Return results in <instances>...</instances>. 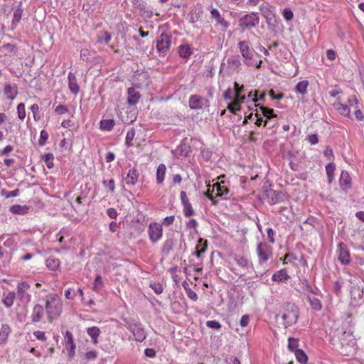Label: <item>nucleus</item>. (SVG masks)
<instances>
[{"mask_svg":"<svg viewBox=\"0 0 364 364\" xmlns=\"http://www.w3.org/2000/svg\"><path fill=\"white\" fill-rule=\"evenodd\" d=\"M45 309L50 323L58 318L62 312L63 303L60 296L50 294L46 297Z\"/></svg>","mask_w":364,"mask_h":364,"instance_id":"obj_1","label":"nucleus"},{"mask_svg":"<svg viewBox=\"0 0 364 364\" xmlns=\"http://www.w3.org/2000/svg\"><path fill=\"white\" fill-rule=\"evenodd\" d=\"M279 314L283 320L284 328H287L296 323L299 310L294 304L289 302L282 306Z\"/></svg>","mask_w":364,"mask_h":364,"instance_id":"obj_2","label":"nucleus"},{"mask_svg":"<svg viewBox=\"0 0 364 364\" xmlns=\"http://www.w3.org/2000/svg\"><path fill=\"white\" fill-rule=\"evenodd\" d=\"M241 55L244 58V63L247 66H253L252 60L255 51L250 46V43L247 41H241L237 43Z\"/></svg>","mask_w":364,"mask_h":364,"instance_id":"obj_3","label":"nucleus"},{"mask_svg":"<svg viewBox=\"0 0 364 364\" xmlns=\"http://www.w3.org/2000/svg\"><path fill=\"white\" fill-rule=\"evenodd\" d=\"M259 23V17L257 13L252 12L244 15L239 19V26L242 31L250 30Z\"/></svg>","mask_w":364,"mask_h":364,"instance_id":"obj_4","label":"nucleus"},{"mask_svg":"<svg viewBox=\"0 0 364 364\" xmlns=\"http://www.w3.org/2000/svg\"><path fill=\"white\" fill-rule=\"evenodd\" d=\"M228 193H229L228 188L226 186H225L224 181H221L220 183H216L213 184V188L211 191L210 189L208 190V197L209 199L213 200V203L214 204H215V201L213 200L214 198L223 197L224 198H227L226 196L228 194Z\"/></svg>","mask_w":364,"mask_h":364,"instance_id":"obj_5","label":"nucleus"},{"mask_svg":"<svg viewBox=\"0 0 364 364\" xmlns=\"http://www.w3.org/2000/svg\"><path fill=\"white\" fill-rule=\"evenodd\" d=\"M259 264H263L272 257V247L267 242H259L257 246Z\"/></svg>","mask_w":364,"mask_h":364,"instance_id":"obj_6","label":"nucleus"},{"mask_svg":"<svg viewBox=\"0 0 364 364\" xmlns=\"http://www.w3.org/2000/svg\"><path fill=\"white\" fill-rule=\"evenodd\" d=\"M30 285L26 282L18 283L17 286V293L16 297L23 304H28L31 301V294L28 292Z\"/></svg>","mask_w":364,"mask_h":364,"instance_id":"obj_7","label":"nucleus"},{"mask_svg":"<svg viewBox=\"0 0 364 364\" xmlns=\"http://www.w3.org/2000/svg\"><path fill=\"white\" fill-rule=\"evenodd\" d=\"M171 43V37L166 33H161L156 40L157 51L163 55H166L170 49Z\"/></svg>","mask_w":364,"mask_h":364,"instance_id":"obj_8","label":"nucleus"},{"mask_svg":"<svg viewBox=\"0 0 364 364\" xmlns=\"http://www.w3.org/2000/svg\"><path fill=\"white\" fill-rule=\"evenodd\" d=\"M148 234L150 240L155 243L159 240L163 234L162 225L157 223H151L149 225Z\"/></svg>","mask_w":364,"mask_h":364,"instance_id":"obj_9","label":"nucleus"},{"mask_svg":"<svg viewBox=\"0 0 364 364\" xmlns=\"http://www.w3.org/2000/svg\"><path fill=\"white\" fill-rule=\"evenodd\" d=\"M127 328L133 333L136 341L142 342L145 340L146 333L140 323H130Z\"/></svg>","mask_w":364,"mask_h":364,"instance_id":"obj_10","label":"nucleus"},{"mask_svg":"<svg viewBox=\"0 0 364 364\" xmlns=\"http://www.w3.org/2000/svg\"><path fill=\"white\" fill-rule=\"evenodd\" d=\"M189 107L192 109H200L208 106V99L197 95H191L189 98Z\"/></svg>","mask_w":364,"mask_h":364,"instance_id":"obj_11","label":"nucleus"},{"mask_svg":"<svg viewBox=\"0 0 364 364\" xmlns=\"http://www.w3.org/2000/svg\"><path fill=\"white\" fill-rule=\"evenodd\" d=\"M210 15L212 19L215 21V25L222 28L223 31H225L230 26V23L225 19L217 9L213 8L210 10Z\"/></svg>","mask_w":364,"mask_h":364,"instance_id":"obj_12","label":"nucleus"},{"mask_svg":"<svg viewBox=\"0 0 364 364\" xmlns=\"http://www.w3.org/2000/svg\"><path fill=\"white\" fill-rule=\"evenodd\" d=\"M338 259L343 264H348L350 262V253L347 245L343 242H340L338 245Z\"/></svg>","mask_w":364,"mask_h":364,"instance_id":"obj_13","label":"nucleus"},{"mask_svg":"<svg viewBox=\"0 0 364 364\" xmlns=\"http://www.w3.org/2000/svg\"><path fill=\"white\" fill-rule=\"evenodd\" d=\"M264 196L269 204L274 205L282 200L283 193L270 188L265 191Z\"/></svg>","mask_w":364,"mask_h":364,"instance_id":"obj_14","label":"nucleus"},{"mask_svg":"<svg viewBox=\"0 0 364 364\" xmlns=\"http://www.w3.org/2000/svg\"><path fill=\"white\" fill-rule=\"evenodd\" d=\"M340 186L342 190L346 191L351 186V178L348 173L346 171H343L341 173L339 178Z\"/></svg>","mask_w":364,"mask_h":364,"instance_id":"obj_15","label":"nucleus"},{"mask_svg":"<svg viewBox=\"0 0 364 364\" xmlns=\"http://www.w3.org/2000/svg\"><path fill=\"white\" fill-rule=\"evenodd\" d=\"M44 314V309L40 304H36L32 310V313L31 315V318L32 322L37 323L39 322L43 318Z\"/></svg>","mask_w":364,"mask_h":364,"instance_id":"obj_16","label":"nucleus"},{"mask_svg":"<svg viewBox=\"0 0 364 364\" xmlns=\"http://www.w3.org/2000/svg\"><path fill=\"white\" fill-rule=\"evenodd\" d=\"M4 92L9 100H14L18 95V88L15 84L6 83L4 85Z\"/></svg>","mask_w":364,"mask_h":364,"instance_id":"obj_17","label":"nucleus"},{"mask_svg":"<svg viewBox=\"0 0 364 364\" xmlns=\"http://www.w3.org/2000/svg\"><path fill=\"white\" fill-rule=\"evenodd\" d=\"M208 247V241L203 238H200L196 247V251L193 253L197 257H200L202 254L206 252Z\"/></svg>","mask_w":364,"mask_h":364,"instance_id":"obj_18","label":"nucleus"},{"mask_svg":"<svg viewBox=\"0 0 364 364\" xmlns=\"http://www.w3.org/2000/svg\"><path fill=\"white\" fill-rule=\"evenodd\" d=\"M127 94V102L130 105H134L136 104L141 97L140 93L138 91H136V89L134 87L129 88Z\"/></svg>","mask_w":364,"mask_h":364,"instance_id":"obj_19","label":"nucleus"},{"mask_svg":"<svg viewBox=\"0 0 364 364\" xmlns=\"http://www.w3.org/2000/svg\"><path fill=\"white\" fill-rule=\"evenodd\" d=\"M139 173L136 168L130 169L125 178V181L127 185L134 186L137 181L139 178Z\"/></svg>","mask_w":364,"mask_h":364,"instance_id":"obj_20","label":"nucleus"},{"mask_svg":"<svg viewBox=\"0 0 364 364\" xmlns=\"http://www.w3.org/2000/svg\"><path fill=\"white\" fill-rule=\"evenodd\" d=\"M68 78L69 89L73 94H77L80 88L77 82L75 75L72 73H69Z\"/></svg>","mask_w":364,"mask_h":364,"instance_id":"obj_21","label":"nucleus"},{"mask_svg":"<svg viewBox=\"0 0 364 364\" xmlns=\"http://www.w3.org/2000/svg\"><path fill=\"white\" fill-rule=\"evenodd\" d=\"M227 64L230 69L235 70L241 65L240 58L239 55H232L227 60Z\"/></svg>","mask_w":364,"mask_h":364,"instance_id":"obj_22","label":"nucleus"},{"mask_svg":"<svg viewBox=\"0 0 364 364\" xmlns=\"http://www.w3.org/2000/svg\"><path fill=\"white\" fill-rule=\"evenodd\" d=\"M23 14V9L21 8V4L14 11L13 20L11 22L12 29L15 28L16 25L20 22Z\"/></svg>","mask_w":364,"mask_h":364,"instance_id":"obj_23","label":"nucleus"},{"mask_svg":"<svg viewBox=\"0 0 364 364\" xmlns=\"http://www.w3.org/2000/svg\"><path fill=\"white\" fill-rule=\"evenodd\" d=\"M16 298V293L14 291H9L7 294H4L2 303L6 308H11Z\"/></svg>","mask_w":364,"mask_h":364,"instance_id":"obj_24","label":"nucleus"},{"mask_svg":"<svg viewBox=\"0 0 364 364\" xmlns=\"http://www.w3.org/2000/svg\"><path fill=\"white\" fill-rule=\"evenodd\" d=\"M65 342L67 347L70 346V354L73 355L75 349V345L73 341V334L69 331L65 333Z\"/></svg>","mask_w":364,"mask_h":364,"instance_id":"obj_25","label":"nucleus"},{"mask_svg":"<svg viewBox=\"0 0 364 364\" xmlns=\"http://www.w3.org/2000/svg\"><path fill=\"white\" fill-rule=\"evenodd\" d=\"M334 107L340 114L348 118L350 117V111L349 106L346 105H343L341 103H336L334 105Z\"/></svg>","mask_w":364,"mask_h":364,"instance_id":"obj_26","label":"nucleus"},{"mask_svg":"<svg viewBox=\"0 0 364 364\" xmlns=\"http://www.w3.org/2000/svg\"><path fill=\"white\" fill-rule=\"evenodd\" d=\"M10 333V326L7 324H3L0 328V345L6 341Z\"/></svg>","mask_w":364,"mask_h":364,"instance_id":"obj_27","label":"nucleus"},{"mask_svg":"<svg viewBox=\"0 0 364 364\" xmlns=\"http://www.w3.org/2000/svg\"><path fill=\"white\" fill-rule=\"evenodd\" d=\"M289 277L288 276L285 269L277 271L272 275V280L274 282H285Z\"/></svg>","mask_w":364,"mask_h":364,"instance_id":"obj_28","label":"nucleus"},{"mask_svg":"<svg viewBox=\"0 0 364 364\" xmlns=\"http://www.w3.org/2000/svg\"><path fill=\"white\" fill-rule=\"evenodd\" d=\"M87 333L91 337L92 343L97 344L98 343L97 338L100 333V328L97 326L90 327L87 328Z\"/></svg>","mask_w":364,"mask_h":364,"instance_id":"obj_29","label":"nucleus"},{"mask_svg":"<svg viewBox=\"0 0 364 364\" xmlns=\"http://www.w3.org/2000/svg\"><path fill=\"white\" fill-rule=\"evenodd\" d=\"M166 168L164 164H161L156 171V181L159 184H161L164 182Z\"/></svg>","mask_w":364,"mask_h":364,"instance_id":"obj_30","label":"nucleus"},{"mask_svg":"<svg viewBox=\"0 0 364 364\" xmlns=\"http://www.w3.org/2000/svg\"><path fill=\"white\" fill-rule=\"evenodd\" d=\"M335 169L336 166L332 162L328 164L326 166V172L328 176V181L329 183H331L333 179Z\"/></svg>","mask_w":364,"mask_h":364,"instance_id":"obj_31","label":"nucleus"},{"mask_svg":"<svg viewBox=\"0 0 364 364\" xmlns=\"http://www.w3.org/2000/svg\"><path fill=\"white\" fill-rule=\"evenodd\" d=\"M114 121L112 119H102L100 122V129L102 130L110 131L114 126Z\"/></svg>","mask_w":364,"mask_h":364,"instance_id":"obj_32","label":"nucleus"},{"mask_svg":"<svg viewBox=\"0 0 364 364\" xmlns=\"http://www.w3.org/2000/svg\"><path fill=\"white\" fill-rule=\"evenodd\" d=\"M259 11L266 19H272L273 14L268 5L262 4L259 7Z\"/></svg>","mask_w":364,"mask_h":364,"instance_id":"obj_33","label":"nucleus"},{"mask_svg":"<svg viewBox=\"0 0 364 364\" xmlns=\"http://www.w3.org/2000/svg\"><path fill=\"white\" fill-rule=\"evenodd\" d=\"M178 53L181 57L186 58L191 54V50L188 45H181L178 47Z\"/></svg>","mask_w":364,"mask_h":364,"instance_id":"obj_34","label":"nucleus"},{"mask_svg":"<svg viewBox=\"0 0 364 364\" xmlns=\"http://www.w3.org/2000/svg\"><path fill=\"white\" fill-rule=\"evenodd\" d=\"M46 266L51 270H55L60 266V260L56 258L49 257L46 260Z\"/></svg>","mask_w":364,"mask_h":364,"instance_id":"obj_35","label":"nucleus"},{"mask_svg":"<svg viewBox=\"0 0 364 364\" xmlns=\"http://www.w3.org/2000/svg\"><path fill=\"white\" fill-rule=\"evenodd\" d=\"M308 85L309 82L307 80L299 82L296 86V92L302 95L306 94L307 92Z\"/></svg>","mask_w":364,"mask_h":364,"instance_id":"obj_36","label":"nucleus"},{"mask_svg":"<svg viewBox=\"0 0 364 364\" xmlns=\"http://www.w3.org/2000/svg\"><path fill=\"white\" fill-rule=\"evenodd\" d=\"M183 206L184 215L186 217H190L195 214V212H194L193 209L192 208V205H191L190 201L183 203Z\"/></svg>","mask_w":364,"mask_h":364,"instance_id":"obj_37","label":"nucleus"},{"mask_svg":"<svg viewBox=\"0 0 364 364\" xmlns=\"http://www.w3.org/2000/svg\"><path fill=\"white\" fill-rule=\"evenodd\" d=\"M259 109L262 111V114L267 118L270 119L273 117H277V115L274 114V110L272 109L263 106H261Z\"/></svg>","mask_w":364,"mask_h":364,"instance_id":"obj_38","label":"nucleus"},{"mask_svg":"<svg viewBox=\"0 0 364 364\" xmlns=\"http://www.w3.org/2000/svg\"><path fill=\"white\" fill-rule=\"evenodd\" d=\"M26 206L14 205L10 207V211L14 214H24L26 212Z\"/></svg>","mask_w":364,"mask_h":364,"instance_id":"obj_39","label":"nucleus"},{"mask_svg":"<svg viewBox=\"0 0 364 364\" xmlns=\"http://www.w3.org/2000/svg\"><path fill=\"white\" fill-rule=\"evenodd\" d=\"M295 355L296 360L301 363H306L307 362L308 358L306 353L301 350H295Z\"/></svg>","mask_w":364,"mask_h":364,"instance_id":"obj_40","label":"nucleus"},{"mask_svg":"<svg viewBox=\"0 0 364 364\" xmlns=\"http://www.w3.org/2000/svg\"><path fill=\"white\" fill-rule=\"evenodd\" d=\"M235 260L237 264L241 267H247L250 264L249 260L243 256H235Z\"/></svg>","mask_w":364,"mask_h":364,"instance_id":"obj_41","label":"nucleus"},{"mask_svg":"<svg viewBox=\"0 0 364 364\" xmlns=\"http://www.w3.org/2000/svg\"><path fill=\"white\" fill-rule=\"evenodd\" d=\"M185 284H186V282H183V287H184V289L186 290L188 297L194 301H197V299H198L197 294L195 291H193L191 289H190L189 287H186L185 286Z\"/></svg>","mask_w":364,"mask_h":364,"instance_id":"obj_42","label":"nucleus"},{"mask_svg":"<svg viewBox=\"0 0 364 364\" xmlns=\"http://www.w3.org/2000/svg\"><path fill=\"white\" fill-rule=\"evenodd\" d=\"M53 160L54 156L53 154L48 153L44 156L45 164L48 168H52L54 166Z\"/></svg>","mask_w":364,"mask_h":364,"instance_id":"obj_43","label":"nucleus"},{"mask_svg":"<svg viewBox=\"0 0 364 364\" xmlns=\"http://www.w3.org/2000/svg\"><path fill=\"white\" fill-rule=\"evenodd\" d=\"M17 114L20 119L23 120L26 117L25 105L20 103L17 106Z\"/></svg>","mask_w":364,"mask_h":364,"instance_id":"obj_44","label":"nucleus"},{"mask_svg":"<svg viewBox=\"0 0 364 364\" xmlns=\"http://www.w3.org/2000/svg\"><path fill=\"white\" fill-rule=\"evenodd\" d=\"M111 39V35L107 32V31H104L103 33H102V34L100 36H99L98 37V39H97V42L98 43H107Z\"/></svg>","mask_w":364,"mask_h":364,"instance_id":"obj_45","label":"nucleus"},{"mask_svg":"<svg viewBox=\"0 0 364 364\" xmlns=\"http://www.w3.org/2000/svg\"><path fill=\"white\" fill-rule=\"evenodd\" d=\"M19 190L15 189L12 191H7L6 190H2L1 193L2 196H4L6 198H11V197H16L19 194Z\"/></svg>","mask_w":364,"mask_h":364,"instance_id":"obj_46","label":"nucleus"},{"mask_svg":"<svg viewBox=\"0 0 364 364\" xmlns=\"http://www.w3.org/2000/svg\"><path fill=\"white\" fill-rule=\"evenodd\" d=\"M150 287L154 291V292L157 294H160L164 291L163 285L161 283H153L150 284Z\"/></svg>","mask_w":364,"mask_h":364,"instance_id":"obj_47","label":"nucleus"},{"mask_svg":"<svg viewBox=\"0 0 364 364\" xmlns=\"http://www.w3.org/2000/svg\"><path fill=\"white\" fill-rule=\"evenodd\" d=\"M172 249H173V242L171 240L165 241V242L163 245L162 252L164 253L168 254L170 252V251L172 250Z\"/></svg>","mask_w":364,"mask_h":364,"instance_id":"obj_48","label":"nucleus"},{"mask_svg":"<svg viewBox=\"0 0 364 364\" xmlns=\"http://www.w3.org/2000/svg\"><path fill=\"white\" fill-rule=\"evenodd\" d=\"M282 16L287 21L292 20L294 18V14L289 9H284L282 11Z\"/></svg>","mask_w":364,"mask_h":364,"instance_id":"obj_49","label":"nucleus"},{"mask_svg":"<svg viewBox=\"0 0 364 364\" xmlns=\"http://www.w3.org/2000/svg\"><path fill=\"white\" fill-rule=\"evenodd\" d=\"M48 139V134L46 130L41 132V136L38 141L39 145L43 146L46 144L47 139Z\"/></svg>","mask_w":364,"mask_h":364,"instance_id":"obj_50","label":"nucleus"},{"mask_svg":"<svg viewBox=\"0 0 364 364\" xmlns=\"http://www.w3.org/2000/svg\"><path fill=\"white\" fill-rule=\"evenodd\" d=\"M135 132L134 129L129 130L126 135V144L130 146L132 144V141L134 137Z\"/></svg>","mask_w":364,"mask_h":364,"instance_id":"obj_51","label":"nucleus"},{"mask_svg":"<svg viewBox=\"0 0 364 364\" xmlns=\"http://www.w3.org/2000/svg\"><path fill=\"white\" fill-rule=\"evenodd\" d=\"M343 338H341V344H342V346L344 345L343 341H344L346 338H348V341H349V343H348L347 345H352V346L354 345V339L353 338V335L352 334H350V333L344 332L343 334Z\"/></svg>","mask_w":364,"mask_h":364,"instance_id":"obj_52","label":"nucleus"},{"mask_svg":"<svg viewBox=\"0 0 364 364\" xmlns=\"http://www.w3.org/2000/svg\"><path fill=\"white\" fill-rule=\"evenodd\" d=\"M206 326L210 328L218 330L221 328V324L215 320L208 321L206 322Z\"/></svg>","mask_w":364,"mask_h":364,"instance_id":"obj_53","label":"nucleus"},{"mask_svg":"<svg viewBox=\"0 0 364 364\" xmlns=\"http://www.w3.org/2000/svg\"><path fill=\"white\" fill-rule=\"evenodd\" d=\"M298 346V340L292 338H289L288 347L291 350H296V348Z\"/></svg>","mask_w":364,"mask_h":364,"instance_id":"obj_54","label":"nucleus"},{"mask_svg":"<svg viewBox=\"0 0 364 364\" xmlns=\"http://www.w3.org/2000/svg\"><path fill=\"white\" fill-rule=\"evenodd\" d=\"M102 183L105 186L107 187L112 193L114 191L115 186L114 179H110L108 182H107L106 181H103Z\"/></svg>","mask_w":364,"mask_h":364,"instance_id":"obj_55","label":"nucleus"},{"mask_svg":"<svg viewBox=\"0 0 364 364\" xmlns=\"http://www.w3.org/2000/svg\"><path fill=\"white\" fill-rule=\"evenodd\" d=\"M348 106H349V107H354L355 109H356L358 107L357 105L358 103V100L357 99L355 95H353L350 98H349L348 100Z\"/></svg>","mask_w":364,"mask_h":364,"instance_id":"obj_56","label":"nucleus"},{"mask_svg":"<svg viewBox=\"0 0 364 364\" xmlns=\"http://www.w3.org/2000/svg\"><path fill=\"white\" fill-rule=\"evenodd\" d=\"M33 336L38 340H40V341H46V338H47L46 335H45V333L43 331H34L33 332Z\"/></svg>","mask_w":364,"mask_h":364,"instance_id":"obj_57","label":"nucleus"},{"mask_svg":"<svg viewBox=\"0 0 364 364\" xmlns=\"http://www.w3.org/2000/svg\"><path fill=\"white\" fill-rule=\"evenodd\" d=\"M306 139L312 145L316 144L318 142V136L316 134L308 135Z\"/></svg>","mask_w":364,"mask_h":364,"instance_id":"obj_58","label":"nucleus"},{"mask_svg":"<svg viewBox=\"0 0 364 364\" xmlns=\"http://www.w3.org/2000/svg\"><path fill=\"white\" fill-rule=\"evenodd\" d=\"M174 220H175V217L173 215L169 216V217H166L164 219L161 225H164L168 227L174 222Z\"/></svg>","mask_w":364,"mask_h":364,"instance_id":"obj_59","label":"nucleus"},{"mask_svg":"<svg viewBox=\"0 0 364 364\" xmlns=\"http://www.w3.org/2000/svg\"><path fill=\"white\" fill-rule=\"evenodd\" d=\"M14 150V146L11 145H7L2 150L0 151V155H7Z\"/></svg>","mask_w":364,"mask_h":364,"instance_id":"obj_60","label":"nucleus"},{"mask_svg":"<svg viewBox=\"0 0 364 364\" xmlns=\"http://www.w3.org/2000/svg\"><path fill=\"white\" fill-rule=\"evenodd\" d=\"M324 156L328 158V160H332L333 158V150L329 147L327 146L326 149L323 151Z\"/></svg>","mask_w":364,"mask_h":364,"instance_id":"obj_61","label":"nucleus"},{"mask_svg":"<svg viewBox=\"0 0 364 364\" xmlns=\"http://www.w3.org/2000/svg\"><path fill=\"white\" fill-rule=\"evenodd\" d=\"M55 111L58 114H63L66 113L68 110L65 106L60 105L56 107Z\"/></svg>","mask_w":364,"mask_h":364,"instance_id":"obj_62","label":"nucleus"},{"mask_svg":"<svg viewBox=\"0 0 364 364\" xmlns=\"http://www.w3.org/2000/svg\"><path fill=\"white\" fill-rule=\"evenodd\" d=\"M245 96H241V95H235V98H234V100H233V104L236 106H238V107H240V103L243 102V101L245 100Z\"/></svg>","mask_w":364,"mask_h":364,"instance_id":"obj_63","label":"nucleus"},{"mask_svg":"<svg viewBox=\"0 0 364 364\" xmlns=\"http://www.w3.org/2000/svg\"><path fill=\"white\" fill-rule=\"evenodd\" d=\"M102 285V277L100 275H97L95 277V279L94 281V288L95 289H97L100 288Z\"/></svg>","mask_w":364,"mask_h":364,"instance_id":"obj_64","label":"nucleus"}]
</instances>
